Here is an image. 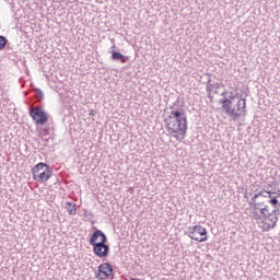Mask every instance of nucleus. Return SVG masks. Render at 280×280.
<instances>
[{"mask_svg":"<svg viewBox=\"0 0 280 280\" xmlns=\"http://www.w3.org/2000/svg\"><path fill=\"white\" fill-rule=\"evenodd\" d=\"M249 205L250 218L261 231L268 232L277 226V222H279V208H277L279 200L272 198L271 191L260 190L252 197Z\"/></svg>","mask_w":280,"mask_h":280,"instance_id":"f257e3e1","label":"nucleus"},{"mask_svg":"<svg viewBox=\"0 0 280 280\" xmlns=\"http://www.w3.org/2000/svg\"><path fill=\"white\" fill-rule=\"evenodd\" d=\"M166 129L176 141H183L187 135V114L183 109H173L166 119Z\"/></svg>","mask_w":280,"mask_h":280,"instance_id":"f03ea898","label":"nucleus"},{"mask_svg":"<svg viewBox=\"0 0 280 280\" xmlns=\"http://www.w3.org/2000/svg\"><path fill=\"white\" fill-rule=\"evenodd\" d=\"M90 244L93 247L94 254L96 257H108V253L110 252V247L106 245V234L102 232V230H96L91 238H90Z\"/></svg>","mask_w":280,"mask_h":280,"instance_id":"7ed1b4c3","label":"nucleus"},{"mask_svg":"<svg viewBox=\"0 0 280 280\" xmlns=\"http://www.w3.org/2000/svg\"><path fill=\"white\" fill-rule=\"evenodd\" d=\"M223 110L232 119H240V117L246 116V100L240 98L237 101L229 102L225 101L223 105Z\"/></svg>","mask_w":280,"mask_h":280,"instance_id":"20e7f679","label":"nucleus"},{"mask_svg":"<svg viewBox=\"0 0 280 280\" xmlns=\"http://www.w3.org/2000/svg\"><path fill=\"white\" fill-rule=\"evenodd\" d=\"M34 180H38L39 183H47L51 176V172L49 171V165L40 162L35 165L32 170Z\"/></svg>","mask_w":280,"mask_h":280,"instance_id":"39448f33","label":"nucleus"},{"mask_svg":"<svg viewBox=\"0 0 280 280\" xmlns=\"http://www.w3.org/2000/svg\"><path fill=\"white\" fill-rule=\"evenodd\" d=\"M186 235H188L190 240H195V242H207V229L202 225L188 228Z\"/></svg>","mask_w":280,"mask_h":280,"instance_id":"423d86ee","label":"nucleus"},{"mask_svg":"<svg viewBox=\"0 0 280 280\" xmlns=\"http://www.w3.org/2000/svg\"><path fill=\"white\" fill-rule=\"evenodd\" d=\"M30 115L37 126H45L48 121L47 113L40 107L31 108Z\"/></svg>","mask_w":280,"mask_h":280,"instance_id":"0eeeda50","label":"nucleus"},{"mask_svg":"<svg viewBox=\"0 0 280 280\" xmlns=\"http://www.w3.org/2000/svg\"><path fill=\"white\" fill-rule=\"evenodd\" d=\"M110 275H113V266H110V264L104 262L101 266H98V272L96 275L97 279H108Z\"/></svg>","mask_w":280,"mask_h":280,"instance_id":"6e6552de","label":"nucleus"},{"mask_svg":"<svg viewBox=\"0 0 280 280\" xmlns=\"http://www.w3.org/2000/svg\"><path fill=\"white\" fill-rule=\"evenodd\" d=\"M226 96L220 100V104L222 105V108L224 107V103L229 102H236L237 100H243L242 96L235 94L234 92H226Z\"/></svg>","mask_w":280,"mask_h":280,"instance_id":"1a4fd4ad","label":"nucleus"},{"mask_svg":"<svg viewBox=\"0 0 280 280\" xmlns=\"http://www.w3.org/2000/svg\"><path fill=\"white\" fill-rule=\"evenodd\" d=\"M112 60H119L124 65L128 62V57L124 56L121 52L112 50Z\"/></svg>","mask_w":280,"mask_h":280,"instance_id":"9d476101","label":"nucleus"},{"mask_svg":"<svg viewBox=\"0 0 280 280\" xmlns=\"http://www.w3.org/2000/svg\"><path fill=\"white\" fill-rule=\"evenodd\" d=\"M66 209L70 215H75V213H78V208L75 207V203L67 202Z\"/></svg>","mask_w":280,"mask_h":280,"instance_id":"9b49d317","label":"nucleus"},{"mask_svg":"<svg viewBox=\"0 0 280 280\" xmlns=\"http://www.w3.org/2000/svg\"><path fill=\"white\" fill-rule=\"evenodd\" d=\"M8 45V38L5 36H0V49H3Z\"/></svg>","mask_w":280,"mask_h":280,"instance_id":"f8f14e48","label":"nucleus"},{"mask_svg":"<svg viewBox=\"0 0 280 280\" xmlns=\"http://www.w3.org/2000/svg\"><path fill=\"white\" fill-rule=\"evenodd\" d=\"M89 115H90L91 117H95V110L91 109L90 113H89Z\"/></svg>","mask_w":280,"mask_h":280,"instance_id":"ddd939ff","label":"nucleus"},{"mask_svg":"<svg viewBox=\"0 0 280 280\" xmlns=\"http://www.w3.org/2000/svg\"><path fill=\"white\" fill-rule=\"evenodd\" d=\"M96 242H100V237H97Z\"/></svg>","mask_w":280,"mask_h":280,"instance_id":"4468645a","label":"nucleus"}]
</instances>
